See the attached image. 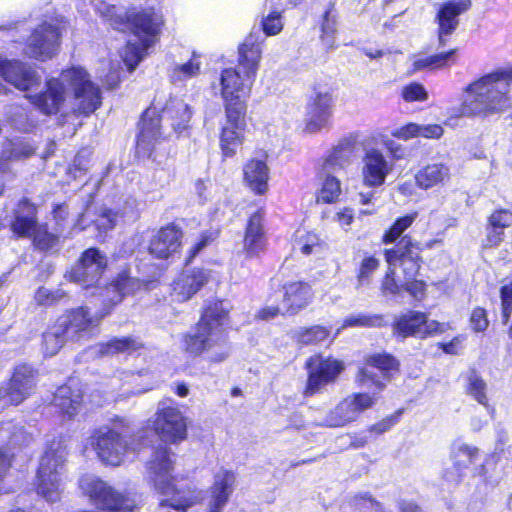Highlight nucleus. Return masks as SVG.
Wrapping results in <instances>:
<instances>
[{"label":"nucleus","mask_w":512,"mask_h":512,"mask_svg":"<svg viewBox=\"0 0 512 512\" xmlns=\"http://www.w3.org/2000/svg\"><path fill=\"white\" fill-rule=\"evenodd\" d=\"M95 9L112 28L132 32L135 41L127 42L121 51V58L128 71H133L144 58L148 48L157 41L164 25L163 14L154 7H133L127 10L104 1L99 2Z\"/></svg>","instance_id":"1"},{"label":"nucleus","mask_w":512,"mask_h":512,"mask_svg":"<svg viewBox=\"0 0 512 512\" xmlns=\"http://www.w3.org/2000/svg\"><path fill=\"white\" fill-rule=\"evenodd\" d=\"M67 87L73 91L75 112L88 115L100 107L102 97L99 87L91 81L85 69L74 66L63 70L59 77L48 79L44 91L28 94L26 98L40 112L56 114L65 101Z\"/></svg>","instance_id":"2"},{"label":"nucleus","mask_w":512,"mask_h":512,"mask_svg":"<svg viewBox=\"0 0 512 512\" xmlns=\"http://www.w3.org/2000/svg\"><path fill=\"white\" fill-rule=\"evenodd\" d=\"M512 65L499 67L469 83L468 95L459 108V116L489 118L512 106Z\"/></svg>","instance_id":"3"},{"label":"nucleus","mask_w":512,"mask_h":512,"mask_svg":"<svg viewBox=\"0 0 512 512\" xmlns=\"http://www.w3.org/2000/svg\"><path fill=\"white\" fill-rule=\"evenodd\" d=\"M229 307L223 301H212L204 311L193 331L182 335V349L193 357L203 356L207 361H224L230 346L225 330Z\"/></svg>","instance_id":"4"},{"label":"nucleus","mask_w":512,"mask_h":512,"mask_svg":"<svg viewBox=\"0 0 512 512\" xmlns=\"http://www.w3.org/2000/svg\"><path fill=\"white\" fill-rule=\"evenodd\" d=\"M107 266L106 254L97 248H89L81 254L78 264L65 277L84 289H95L96 292L92 294L99 295L103 301L118 304L125 295L139 289L140 282L123 271L109 286L100 287L98 284Z\"/></svg>","instance_id":"5"},{"label":"nucleus","mask_w":512,"mask_h":512,"mask_svg":"<svg viewBox=\"0 0 512 512\" xmlns=\"http://www.w3.org/2000/svg\"><path fill=\"white\" fill-rule=\"evenodd\" d=\"M176 455L166 446L155 450L148 462V477L155 489L166 496L161 506H169L175 511L185 512L203 499L202 492L185 479L173 474Z\"/></svg>","instance_id":"6"},{"label":"nucleus","mask_w":512,"mask_h":512,"mask_svg":"<svg viewBox=\"0 0 512 512\" xmlns=\"http://www.w3.org/2000/svg\"><path fill=\"white\" fill-rule=\"evenodd\" d=\"M130 439L129 421L119 418L111 426L94 429L89 444L103 464L119 466L136 450Z\"/></svg>","instance_id":"7"},{"label":"nucleus","mask_w":512,"mask_h":512,"mask_svg":"<svg viewBox=\"0 0 512 512\" xmlns=\"http://www.w3.org/2000/svg\"><path fill=\"white\" fill-rule=\"evenodd\" d=\"M65 456L60 442H53L40 458L35 485L37 493L47 502L58 501L64 490Z\"/></svg>","instance_id":"8"},{"label":"nucleus","mask_w":512,"mask_h":512,"mask_svg":"<svg viewBox=\"0 0 512 512\" xmlns=\"http://www.w3.org/2000/svg\"><path fill=\"white\" fill-rule=\"evenodd\" d=\"M65 28L62 19L52 18L38 25L27 39L24 53L37 60H48L54 57L59 50L60 38Z\"/></svg>","instance_id":"9"},{"label":"nucleus","mask_w":512,"mask_h":512,"mask_svg":"<svg viewBox=\"0 0 512 512\" xmlns=\"http://www.w3.org/2000/svg\"><path fill=\"white\" fill-rule=\"evenodd\" d=\"M36 208L29 201L19 203V208L12 223V230L18 236H33L34 245L40 250L46 251L53 248L58 242V236L49 233L46 225H37Z\"/></svg>","instance_id":"10"},{"label":"nucleus","mask_w":512,"mask_h":512,"mask_svg":"<svg viewBox=\"0 0 512 512\" xmlns=\"http://www.w3.org/2000/svg\"><path fill=\"white\" fill-rule=\"evenodd\" d=\"M153 429L164 442L179 443L187 437L186 419L172 400L159 402Z\"/></svg>","instance_id":"11"},{"label":"nucleus","mask_w":512,"mask_h":512,"mask_svg":"<svg viewBox=\"0 0 512 512\" xmlns=\"http://www.w3.org/2000/svg\"><path fill=\"white\" fill-rule=\"evenodd\" d=\"M254 81L248 80L238 69L227 68L221 72V96L225 111H246V101L250 97Z\"/></svg>","instance_id":"12"},{"label":"nucleus","mask_w":512,"mask_h":512,"mask_svg":"<svg viewBox=\"0 0 512 512\" xmlns=\"http://www.w3.org/2000/svg\"><path fill=\"white\" fill-rule=\"evenodd\" d=\"M334 98L333 90L326 86L315 87L306 108L305 131L315 134L330 125Z\"/></svg>","instance_id":"13"},{"label":"nucleus","mask_w":512,"mask_h":512,"mask_svg":"<svg viewBox=\"0 0 512 512\" xmlns=\"http://www.w3.org/2000/svg\"><path fill=\"white\" fill-rule=\"evenodd\" d=\"M450 326L435 320H428L426 315L419 311H407L401 314L394 323V333L402 338H426L432 335L445 333Z\"/></svg>","instance_id":"14"},{"label":"nucleus","mask_w":512,"mask_h":512,"mask_svg":"<svg viewBox=\"0 0 512 512\" xmlns=\"http://www.w3.org/2000/svg\"><path fill=\"white\" fill-rule=\"evenodd\" d=\"M376 402L377 397L375 394H351L339 402L335 408L328 413L325 424L330 427L345 426L357 420L361 413L372 408Z\"/></svg>","instance_id":"15"},{"label":"nucleus","mask_w":512,"mask_h":512,"mask_svg":"<svg viewBox=\"0 0 512 512\" xmlns=\"http://www.w3.org/2000/svg\"><path fill=\"white\" fill-rule=\"evenodd\" d=\"M308 370L307 384L304 389L305 396H312L320 389L333 382L343 370V363L337 359L314 355L306 361Z\"/></svg>","instance_id":"16"},{"label":"nucleus","mask_w":512,"mask_h":512,"mask_svg":"<svg viewBox=\"0 0 512 512\" xmlns=\"http://www.w3.org/2000/svg\"><path fill=\"white\" fill-rule=\"evenodd\" d=\"M361 163L362 183L368 188L384 185L388 175L394 170L393 161L389 160L382 150L375 147L364 150Z\"/></svg>","instance_id":"17"},{"label":"nucleus","mask_w":512,"mask_h":512,"mask_svg":"<svg viewBox=\"0 0 512 512\" xmlns=\"http://www.w3.org/2000/svg\"><path fill=\"white\" fill-rule=\"evenodd\" d=\"M246 111H225V123L221 127L219 145L224 158H232L245 140Z\"/></svg>","instance_id":"18"},{"label":"nucleus","mask_w":512,"mask_h":512,"mask_svg":"<svg viewBox=\"0 0 512 512\" xmlns=\"http://www.w3.org/2000/svg\"><path fill=\"white\" fill-rule=\"evenodd\" d=\"M102 302L104 307L99 315L91 316L87 308L79 307L57 319L58 324L64 329L68 339H81L89 333L90 329L98 324L101 318L110 312V308L114 304L103 300Z\"/></svg>","instance_id":"19"},{"label":"nucleus","mask_w":512,"mask_h":512,"mask_svg":"<svg viewBox=\"0 0 512 512\" xmlns=\"http://www.w3.org/2000/svg\"><path fill=\"white\" fill-rule=\"evenodd\" d=\"M420 248L416 243L412 242L409 237H403L398 244L385 250V260L388 265L402 268L404 279L416 277L422 263Z\"/></svg>","instance_id":"20"},{"label":"nucleus","mask_w":512,"mask_h":512,"mask_svg":"<svg viewBox=\"0 0 512 512\" xmlns=\"http://www.w3.org/2000/svg\"><path fill=\"white\" fill-rule=\"evenodd\" d=\"M399 370V362L390 354L377 353L367 357L360 371L359 382L366 386L369 382L382 389V379H388Z\"/></svg>","instance_id":"21"},{"label":"nucleus","mask_w":512,"mask_h":512,"mask_svg":"<svg viewBox=\"0 0 512 512\" xmlns=\"http://www.w3.org/2000/svg\"><path fill=\"white\" fill-rule=\"evenodd\" d=\"M450 459L459 476L471 474L473 476L485 477L487 474V461L479 462V449L461 440H456L452 443Z\"/></svg>","instance_id":"22"},{"label":"nucleus","mask_w":512,"mask_h":512,"mask_svg":"<svg viewBox=\"0 0 512 512\" xmlns=\"http://www.w3.org/2000/svg\"><path fill=\"white\" fill-rule=\"evenodd\" d=\"M211 279V271L202 268L186 269L172 283L171 299L183 303L191 299Z\"/></svg>","instance_id":"23"},{"label":"nucleus","mask_w":512,"mask_h":512,"mask_svg":"<svg viewBox=\"0 0 512 512\" xmlns=\"http://www.w3.org/2000/svg\"><path fill=\"white\" fill-rule=\"evenodd\" d=\"M161 118L155 109H147L139 123V134L136 140V153L139 157H151L155 147L162 141Z\"/></svg>","instance_id":"24"},{"label":"nucleus","mask_w":512,"mask_h":512,"mask_svg":"<svg viewBox=\"0 0 512 512\" xmlns=\"http://www.w3.org/2000/svg\"><path fill=\"white\" fill-rule=\"evenodd\" d=\"M0 75L21 91H29L41 84V76L36 70L18 60H0Z\"/></svg>","instance_id":"25"},{"label":"nucleus","mask_w":512,"mask_h":512,"mask_svg":"<svg viewBox=\"0 0 512 512\" xmlns=\"http://www.w3.org/2000/svg\"><path fill=\"white\" fill-rule=\"evenodd\" d=\"M236 476L234 472L221 468L213 477V483L209 489L207 504L208 512H222L234 491Z\"/></svg>","instance_id":"26"},{"label":"nucleus","mask_w":512,"mask_h":512,"mask_svg":"<svg viewBox=\"0 0 512 512\" xmlns=\"http://www.w3.org/2000/svg\"><path fill=\"white\" fill-rule=\"evenodd\" d=\"M35 386V371L32 367L22 364L15 371L5 389H2L10 404L21 403Z\"/></svg>","instance_id":"27"},{"label":"nucleus","mask_w":512,"mask_h":512,"mask_svg":"<svg viewBox=\"0 0 512 512\" xmlns=\"http://www.w3.org/2000/svg\"><path fill=\"white\" fill-rule=\"evenodd\" d=\"M470 6V0H449L441 5L436 16L438 38L441 45L445 44V37L456 30L459 24L458 16L467 11Z\"/></svg>","instance_id":"28"},{"label":"nucleus","mask_w":512,"mask_h":512,"mask_svg":"<svg viewBox=\"0 0 512 512\" xmlns=\"http://www.w3.org/2000/svg\"><path fill=\"white\" fill-rule=\"evenodd\" d=\"M313 296V290L308 283L289 281L282 288V309L288 314L295 315L311 303Z\"/></svg>","instance_id":"29"},{"label":"nucleus","mask_w":512,"mask_h":512,"mask_svg":"<svg viewBox=\"0 0 512 512\" xmlns=\"http://www.w3.org/2000/svg\"><path fill=\"white\" fill-rule=\"evenodd\" d=\"M357 135L349 134L333 146L323 159L320 166L322 172H337L343 170L349 164L352 155L354 154Z\"/></svg>","instance_id":"30"},{"label":"nucleus","mask_w":512,"mask_h":512,"mask_svg":"<svg viewBox=\"0 0 512 512\" xmlns=\"http://www.w3.org/2000/svg\"><path fill=\"white\" fill-rule=\"evenodd\" d=\"M262 58V45L258 37L249 35L238 48V69L248 80H255Z\"/></svg>","instance_id":"31"},{"label":"nucleus","mask_w":512,"mask_h":512,"mask_svg":"<svg viewBox=\"0 0 512 512\" xmlns=\"http://www.w3.org/2000/svg\"><path fill=\"white\" fill-rule=\"evenodd\" d=\"M264 214L258 210L248 220L243 248L248 257H258L266 250V237L263 227Z\"/></svg>","instance_id":"32"},{"label":"nucleus","mask_w":512,"mask_h":512,"mask_svg":"<svg viewBox=\"0 0 512 512\" xmlns=\"http://www.w3.org/2000/svg\"><path fill=\"white\" fill-rule=\"evenodd\" d=\"M181 231L174 225L161 228L150 240L149 253L158 259H167L180 247Z\"/></svg>","instance_id":"33"},{"label":"nucleus","mask_w":512,"mask_h":512,"mask_svg":"<svg viewBox=\"0 0 512 512\" xmlns=\"http://www.w3.org/2000/svg\"><path fill=\"white\" fill-rule=\"evenodd\" d=\"M162 117L172 120V128L178 137H190L189 122L192 110L187 103L179 98H170L162 109Z\"/></svg>","instance_id":"34"},{"label":"nucleus","mask_w":512,"mask_h":512,"mask_svg":"<svg viewBox=\"0 0 512 512\" xmlns=\"http://www.w3.org/2000/svg\"><path fill=\"white\" fill-rule=\"evenodd\" d=\"M244 182L256 194L262 195L268 189L269 168L265 158H252L243 167Z\"/></svg>","instance_id":"35"},{"label":"nucleus","mask_w":512,"mask_h":512,"mask_svg":"<svg viewBox=\"0 0 512 512\" xmlns=\"http://www.w3.org/2000/svg\"><path fill=\"white\" fill-rule=\"evenodd\" d=\"M414 178L420 189L429 190L448 183L451 178V170L444 163L427 164L416 172Z\"/></svg>","instance_id":"36"},{"label":"nucleus","mask_w":512,"mask_h":512,"mask_svg":"<svg viewBox=\"0 0 512 512\" xmlns=\"http://www.w3.org/2000/svg\"><path fill=\"white\" fill-rule=\"evenodd\" d=\"M82 403V394L78 389H72L71 386L64 385L57 389L54 395V405L69 418L75 416Z\"/></svg>","instance_id":"37"},{"label":"nucleus","mask_w":512,"mask_h":512,"mask_svg":"<svg viewBox=\"0 0 512 512\" xmlns=\"http://www.w3.org/2000/svg\"><path fill=\"white\" fill-rule=\"evenodd\" d=\"M201 72L200 56L193 52L192 57L185 63L175 64L169 71L170 80L174 84H184L197 77Z\"/></svg>","instance_id":"38"},{"label":"nucleus","mask_w":512,"mask_h":512,"mask_svg":"<svg viewBox=\"0 0 512 512\" xmlns=\"http://www.w3.org/2000/svg\"><path fill=\"white\" fill-rule=\"evenodd\" d=\"M324 246V242L314 232L298 229L295 233L293 247L304 255H317L322 252Z\"/></svg>","instance_id":"39"},{"label":"nucleus","mask_w":512,"mask_h":512,"mask_svg":"<svg viewBox=\"0 0 512 512\" xmlns=\"http://www.w3.org/2000/svg\"><path fill=\"white\" fill-rule=\"evenodd\" d=\"M319 174L322 179V185L317 195V201L326 204L336 202L342 192L340 180L333 172H322L319 169Z\"/></svg>","instance_id":"40"},{"label":"nucleus","mask_w":512,"mask_h":512,"mask_svg":"<svg viewBox=\"0 0 512 512\" xmlns=\"http://www.w3.org/2000/svg\"><path fill=\"white\" fill-rule=\"evenodd\" d=\"M141 347V343L133 337L113 338L106 343L98 346V353L102 356L114 355L117 353H126L136 351Z\"/></svg>","instance_id":"41"},{"label":"nucleus","mask_w":512,"mask_h":512,"mask_svg":"<svg viewBox=\"0 0 512 512\" xmlns=\"http://www.w3.org/2000/svg\"><path fill=\"white\" fill-rule=\"evenodd\" d=\"M68 339L64 329L56 323L43 334V351L46 356H54Z\"/></svg>","instance_id":"42"},{"label":"nucleus","mask_w":512,"mask_h":512,"mask_svg":"<svg viewBox=\"0 0 512 512\" xmlns=\"http://www.w3.org/2000/svg\"><path fill=\"white\" fill-rule=\"evenodd\" d=\"M8 440V445H26L32 439L31 435L27 434L22 427L15 425L12 422L4 423L0 428V440Z\"/></svg>","instance_id":"43"},{"label":"nucleus","mask_w":512,"mask_h":512,"mask_svg":"<svg viewBox=\"0 0 512 512\" xmlns=\"http://www.w3.org/2000/svg\"><path fill=\"white\" fill-rule=\"evenodd\" d=\"M34 153V147L22 141H6L0 153V160H13L29 157Z\"/></svg>","instance_id":"44"},{"label":"nucleus","mask_w":512,"mask_h":512,"mask_svg":"<svg viewBox=\"0 0 512 512\" xmlns=\"http://www.w3.org/2000/svg\"><path fill=\"white\" fill-rule=\"evenodd\" d=\"M467 392L478 403L485 407H488V399L486 396V383L475 371H470L467 376Z\"/></svg>","instance_id":"45"},{"label":"nucleus","mask_w":512,"mask_h":512,"mask_svg":"<svg viewBox=\"0 0 512 512\" xmlns=\"http://www.w3.org/2000/svg\"><path fill=\"white\" fill-rule=\"evenodd\" d=\"M383 325L384 319L382 315L357 314L348 316L337 331L339 332L340 329L346 327H381Z\"/></svg>","instance_id":"46"},{"label":"nucleus","mask_w":512,"mask_h":512,"mask_svg":"<svg viewBox=\"0 0 512 512\" xmlns=\"http://www.w3.org/2000/svg\"><path fill=\"white\" fill-rule=\"evenodd\" d=\"M380 265L379 260L372 256L366 255L360 262L357 273V281L360 286H366L371 283L373 273Z\"/></svg>","instance_id":"47"},{"label":"nucleus","mask_w":512,"mask_h":512,"mask_svg":"<svg viewBox=\"0 0 512 512\" xmlns=\"http://www.w3.org/2000/svg\"><path fill=\"white\" fill-rule=\"evenodd\" d=\"M415 220L414 215H406L398 218L394 224L387 230L382 238L383 243L389 244L395 242L405 230H407Z\"/></svg>","instance_id":"48"},{"label":"nucleus","mask_w":512,"mask_h":512,"mask_svg":"<svg viewBox=\"0 0 512 512\" xmlns=\"http://www.w3.org/2000/svg\"><path fill=\"white\" fill-rule=\"evenodd\" d=\"M261 27L266 36L278 35L284 27V20L281 11L273 10L262 17Z\"/></svg>","instance_id":"49"},{"label":"nucleus","mask_w":512,"mask_h":512,"mask_svg":"<svg viewBox=\"0 0 512 512\" xmlns=\"http://www.w3.org/2000/svg\"><path fill=\"white\" fill-rule=\"evenodd\" d=\"M329 331L322 326H313L306 329H300L297 332V339L303 344H316L325 340Z\"/></svg>","instance_id":"50"},{"label":"nucleus","mask_w":512,"mask_h":512,"mask_svg":"<svg viewBox=\"0 0 512 512\" xmlns=\"http://www.w3.org/2000/svg\"><path fill=\"white\" fill-rule=\"evenodd\" d=\"M321 40L327 49L333 48L335 45V34L337 31V23L335 17L330 11H326L322 23Z\"/></svg>","instance_id":"51"},{"label":"nucleus","mask_w":512,"mask_h":512,"mask_svg":"<svg viewBox=\"0 0 512 512\" xmlns=\"http://www.w3.org/2000/svg\"><path fill=\"white\" fill-rule=\"evenodd\" d=\"M404 289V282L396 280V269L388 265V270L381 283V291L384 295H399Z\"/></svg>","instance_id":"52"},{"label":"nucleus","mask_w":512,"mask_h":512,"mask_svg":"<svg viewBox=\"0 0 512 512\" xmlns=\"http://www.w3.org/2000/svg\"><path fill=\"white\" fill-rule=\"evenodd\" d=\"M427 284L423 280L409 277L404 280V289L414 300L423 301L426 297Z\"/></svg>","instance_id":"53"},{"label":"nucleus","mask_w":512,"mask_h":512,"mask_svg":"<svg viewBox=\"0 0 512 512\" xmlns=\"http://www.w3.org/2000/svg\"><path fill=\"white\" fill-rule=\"evenodd\" d=\"M401 95L406 102L425 101L428 97L424 86L416 82L404 86Z\"/></svg>","instance_id":"54"},{"label":"nucleus","mask_w":512,"mask_h":512,"mask_svg":"<svg viewBox=\"0 0 512 512\" xmlns=\"http://www.w3.org/2000/svg\"><path fill=\"white\" fill-rule=\"evenodd\" d=\"M488 224L504 231L512 225V212L507 209L496 210L489 216Z\"/></svg>","instance_id":"55"},{"label":"nucleus","mask_w":512,"mask_h":512,"mask_svg":"<svg viewBox=\"0 0 512 512\" xmlns=\"http://www.w3.org/2000/svg\"><path fill=\"white\" fill-rule=\"evenodd\" d=\"M470 323H471V327L474 331H476V332L485 331L489 325L486 310L481 307L475 308L471 313Z\"/></svg>","instance_id":"56"},{"label":"nucleus","mask_w":512,"mask_h":512,"mask_svg":"<svg viewBox=\"0 0 512 512\" xmlns=\"http://www.w3.org/2000/svg\"><path fill=\"white\" fill-rule=\"evenodd\" d=\"M117 217L111 210L103 209L95 221V226L100 232H106L115 226Z\"/></svg>","instance_id":"57"},{"label":"nucleus","mask_w":512,"mask_h":512,"mask_svg":"<svg viewBox=\"0 0 512 512\" xmlns=\"http://www.w3.org/2000/svg\"><path fill=\"white\" fill-rule=\"evenodd\" d=\"M504 239V231L488 224L487 226V234L485 239L483 240L484 248H493L497 247Z\"/></svg>","instance_id":"58"},{"label":"nucleus","mask_w":512,"mask_h":512,"mask_svg":"<svg viewBox=\"0 0 512 512\" xmlns=\"http://www.w3.org/2000/svg\"><path fill=\"white\" fill-rule=\"evenodd\" d=\"M214 238L215 234L213 232L202 233L198 240L191 247L188 255V261H191L194 257H196L209 243L214 240Z\"/></svg>","instance_id":"59"},{"label":"nucleus","mask_w":512,"mask_h":512,"mask_svg":"<svg viewBox=\"0 0 512 512\" xmlns=\"http://www.w3.org/2000/svg\"><path fill=\"white\" fill-rule=\"evenodd\" d=\"M455 49L430 56L431 68L446 67L449 62H455Z\"/></svg>","instance_id":"60"},{"label":"nucleus","mask_w":512,"mask_h":512,"mask_svg":"<svg viewBox=\"0 0 512 512\" xmlns=\"http://www.w3.org/2000/svg\"><path fill=\"white\" fill-rule=\"evenodd\" d=\"M391 134L393 137L404 141L410 140L415 137H419L418 124L409 123L403 127L394 129Z\"/></svg>","instance_id":"61"},{"label":"nucleus","mask_w":512,"mask_h":512,"mask_svg":"<svg viewBox=\"0 0 512 512\" xmlns=\"http://www.w3.org/2000/svg\"><path fill=\"white\" fill-rule=\"evenodd\" d=\"M61 297L59 292H50L44 287L39 288L35 293V300L40 305H51Z\"/></svg>","instance_id":"62"},{"label":"nucleus","mask_w":512,"mask_h":512,"mask_svg":"<svg viewBox=\"0 0 512 512\" xmlns=\"http://www.w3.org/2000/svg\"><path fill=\"white\" fill-rule=\"evenodd\" d=\"M443 128L437 124L419 125L418 124V135L419 137L437 139L443 135Z\"/></svg>","instance_id":"63"},{"label":"nucleus","mask_w":512,"mask_h":512,"mask_svg":"<svg viewBox=\"0 0 512 512\" xmlns=\"http://www.w3.org/2000/svg\"><path fill=\"white\" fill-rule=\"evenodd\" d=\"M334 221H336L342 228H347L352 224L354 219V213L351 208H343L336 212L334 215Z\"/></svg>","instance_id":"64"}]
</instances>
